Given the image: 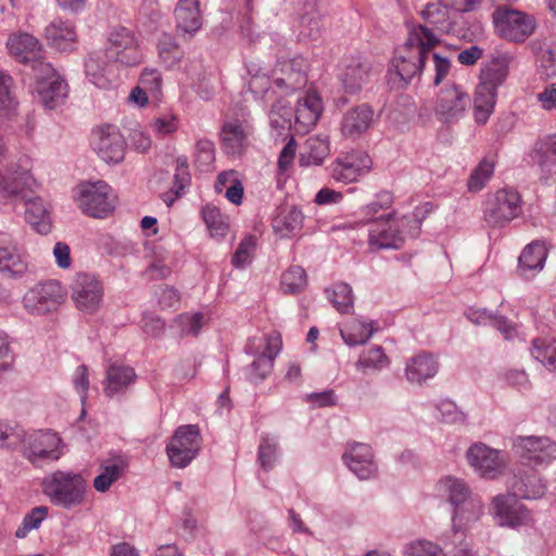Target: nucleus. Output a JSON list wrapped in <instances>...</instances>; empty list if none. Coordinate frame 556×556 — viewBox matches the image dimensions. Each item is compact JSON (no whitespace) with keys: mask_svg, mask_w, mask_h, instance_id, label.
<instances>
[{"mask_svg":"<svg viewBox=\"0 0 556 556\" xmlns=\"http://www.w3.org/2000/svg\"><path fill=\"white\" fill-rule=\"evenodd\" d=\"M532 161L541 168L542 178L547 180L556 165V156L548 151L539 152V142L535 143L531 154Z\"/></svg>","mask_w":556,"mask_h":556,"instance_id":"69168bd1","label":"nucleus"},{"mask_svg":"<svg viewBox=\"0 0 556 556\" xmlns=\"http://www.w3.org/2000/svg\"><path fill=\"white\" fill-rule=\"evenodd\" d=\"M439 490L454 508L472 496L468 484L458 478L445 477L439 482Z\"/></svg>","mask_w":556,"mask_h":556,"instance_id":"e433bc0d","label":"nucleus"},{"mask_svg":"<svg viewBox=\"0 0 556 556\" xmlns=\"http://www.w3.org/2000/svg\"><path fill=\"white\" fill-rule=\"evenodd\" d=\"M157 50L161 61L168 68L177 67L185 56L184 50L174 36L167 33L161 35L157 41Z\"/></svg>","mask_w":556,"mask_h":556,"instance_id":"ea45409f","label":"nucleus"},{"mask_svg":"<svg viewBox=\"0 0 556 556\" xmlns=\"http://www.w3.org/2000/svg\"><path fill=\"white\" fill-rule=\"evenodd\" d=\"M494 161H492L491 159H482L479 162V164L473 168L468 178V190L471 192H478L481 189H483V187L490 180L494 173Z\"/></svg>","mask_w":556,"mask_h":556,"instance_id":"09e8293b","label":"nucleus"},{"mask_svg":"<svg viewBox=\"0 0 556 556\" xmlns=\"http://www.w3.org/2000/svg\"><path fill=\"white\" fill-rule=\"evenodd\" d=\"M26 204L25 218L39 233L47 235L50 232L52 222L50 211L39 197L23 199Z\"/></svg>","mask_w":556,"mask_h":556,"instance_id":"f704fd0d","label":"nucleus"},{"mask_svg":"<svg viewBox=\"0 0 556 556\" xmlns=\"http://www.w3.org/2000/svg\"><path fill=\"white\" fill-rule=\"evenodd\" d=\"M483 515V503L482 501L472 495L464 503L455 506L452 514V529L455 535L463 533L466 529L477 522Z\"/></svg>","mask_w":556,"mask_h":556,"instance_id":"c85d7f7f","label":"nucleus"},{"mask_svg":"<svg viewBox=\"0 0 556 556\" xmlns=\"http://www.w3.org/2000/svg\"><path fill=\"white\" fill-rule=\"evenodd\" d=\"M18 444L21 453L33 466L41 468L45 464L60 459V437L51 431H22Z\"/></svg>","mask_w":556,"mask_h":556,"instance_id":"39448f33","label":"nucleus"},{"mask_svg":"<svg viewBox=\"0 0 556 556\" xmlns=\"http://www.w3.org/2000/svg\"><path fill=\"white\" fill-rule=\"evenodd\" d=\"M491 509L502 527L517 528L527 525L531 519L528 508L510 492L496 495L492 500Z\"/></svg>","mask_w":556,"mask_h":556,"instance_id":"f8f14e48","label":"nucleus"},{"mask_svg":"<svg viewBox=\"0 0 556 556\" xmlns=\"http://www.w3.org/2000/svg\"><path fill=\"white\" fill-rule=\"evenodd\" d=\"M547 249L544 243L533 241L528 244L518 258V269L520 275H535L545 264Z\"/></svg>","mask_w":556,"mask_h":556,"instance_id":"72a5a7b5","label":"nucleus"},{"mask_svg":"<svg viewBox=\"0 0 556 556\" xmlns=\"http://www.w3.org/2000/svg\"><path fill=\"white\" fill-rule=\"evenodd\" d=\"M7 47L10 54L22 63L38 61L41 58V43L36 37L27 33L11 35L7 41Z\"/></svg>","mask_w":556,"mask_h":556,"instance_id":"bb28decb","label":"nucleus"},{"mask_svg":"<svg viewBox=\"0 0 556 556\" xmlns=\"http://www.w3.org/2000/svg\"><path fill=\"white\" fill-rule=\"evenodd\" d=\"M48 45L61 52H71L77 43V34L75 26L61 18L52 21L45 30Z\"/></svg>","mask_w":556,"mask_h":556,"instance_id":"b1692460","label":"nucleus"},{"mask_svg":"<svg viewBox=\"0 0 556 556\" xmlns=\"http://www.w3.org/2000/svg\"><path fill=\"white\" fill-rule=\"evenodd\" d=\"M439 43L432 29L419 25L409 31L405 43L397 48L390 70L389 83L393 88H405L419 75L430 58V50Z\"/></svg>","mask_w":556,"mask_h":556,"instance_id":"f257e3e1","label":"nucleus"},{"mask_svg":"<svg viewBox=\"0 0 556 556\" xmlns=\"http://www.w3.org/2000/svg\"><path fill=\"white\" fill-rule=\"evenodd\" d=\"M27 271V264L17 252L16 245L5 233H0V273L22 276Z\"/></svg>","mask_w":556,"mask_h":556,"instance_id":"7c9ffc66","label":"nucleus"},{"mask_svg":"<svg viewBox=\"0 0 556 556\" xmlns=\"http://www.w3.org/2000/svg\"><path fill=\"white\" fill-rule=\"evenodd\" d=\"M215 161V147L208 139H200L195 143L194 165L202 172H208Z\"/></svg>","mask_w":556,"mask_h":556,"instance_id":"6e6d98bb","label":"nucleus"},{"mask_svg":"<svg viewBox=\"0 0 556 556\" xmlns=\"http://www.w3.org/2000/svg\"><path fill=\"white\" fill-rule=\"evenodd\" d=\"M407 556H446L443 549L427 540H416L408 543L404 548Z\"/></svg>","mask_w":556,"mask_h":556,"instance_id":"680f3d73","label":"nucleus"},{"mask_svg":"<svg viewBox=\"0 0 556 556\" xmlns=\"http://www.w3.org/2000/svg\"><path fill=\"white\" fill-rule=\"evenodd\" d=\"M511 60L509 54H498L481 71L473 98V117L477 124L484 125L494 112L497 88L505 83Z\"/></svg>","mask_w":556,"mask_h":556,"instance_id":"7ed1b4c3","label":"nucleus"},{"mask_svg":"<svg viewBox=\"0 0 556 556\" xmlns=\"http://www.w3.org/2000/svg\"><path fill=\"white\" fill-rule=\"evenodd\" d=\"M375 122V111L368 103H362L348 110L341 119L340 129L345 138H358L366 132Z\"/></svg>","mask_w":556,"mask_h":556,"instance_id":"aec40b11","label":"nucleus"},{"mask_svg":"<svg viewBox=\"0 0 556 556\" xmlns=\"http://www.w3.org/2000/svg\"><path fill=\"white\" fill-rule=\"evenodd\" d=\"M247 126L238 121L224 123L220 129V140L223 151L230 156H241L248 147Z\"/></svg>","mask_w":556,"mask_h":556,"instance_id":"393cba45","label":"nucleus"},{"mask_svg":"<svg viewBox=\"0 0 556 556\" xmlns=\"http://www.w3.org/2000/svg\"><path fill=\"white\" fill-rule=\"evenodd\" d=\"M49 508L47 506H36L28 511L15 531V536L24 539L27 534L35 529H38L41 522L48 517Z\"/></svg>","mask_w":556,"mask_h":556,"instance_id":"603ef678","label":"nucleus"},{"mask_svg":"<svg viewBox=\"0 0 556 556\" xmlns=\"http://www.w3.org/2000/svg\"><path fill=\"white\" fill-rule=\"evenodd\" d=\"M321 111V100L316 93H307L299 99L294 115L296 131L308 132L316 125Z\"/></svg>","mask_w":556,"mask_h":556,"instance_id":"cd10ccee","label":"nucleus"},{"mask_svg":"<svg viewBox=\"0 0 556 556\" xmlns=\"http://www.w3.org/2000/svg\"><path fill=\"white\" fill-rule=\"evenodd\" d=\"M422 20L441 33L448 31V10L440 2H430L421 11Z\"/></svg>","mask_w":556,"mask_h":556,"instance_id":"de8ad7c7","label":"nucleus"},{"mask_svg":"<svg viewBox=\"0 0 556 556\" xmlns=\"http://www.w3.org/2000/svg\"><path fill=\"white\" fill-rule=\"evenodd\" d=\"M93 150L105 163H119L125 156L126 143L115 126L106 125L93 134Z\"/></svg>","mask_w":556,"mask_h":556,"instance_id":"4468645a","label":"nucleus"},{"mask_svg":"<svg viewBox=\"0 0 556 556\" xmlns=\"http://www.w3.org/2000/svg\"><path fill=\"white\" fill-rule=\"evenodd\" d=\"M137 375L130 366L113 363L106 369L104 394L113 397L135 382Z\"/></svg>","mask_w":556,"mask_h":556,"instance_id":"2f4dec72","label":"nucleus"},{"mask_svg":"<svg viewBox=\"0 0 556 556\" xmlns=\"http://www.w3.org/2000/svg\"><path fill=\"white\" fill-rule=\"evenodd\" d=\"M370 63L362 58H352L344 65L339 78L345 93L356 94L369 81Z\"/></svg>","mask_w":556,"mask_h":556,"instance_id":"4be33fe9","label":"nucleus"},{"mask_svg":"<svg viewBox=\"0 0 556 556\" xmlns=\"http://www.w3.org/2000/svg\"><path fill=\"white\" fill-rule=\"evenodd\" d=\"M439 370L438 361L427 352H421L408 359L405 367L406 379L410 383L421 384L433 378Z\"/></svg>","mask_w":556,"mask_h":556,"instance_id":"c756f323","label":"nucleus"},{"mask_svg":"<svg viewBox=\"0 0 556 556\" xmlns=\"http://www.w3.org/2000/svg\"><path fill=\"white\" fill-rule=\"evenodd\" d=\"M330 152L328 140L309 138L306 141V152L300 156L301 166L320 165Z\"/></svg>","mask_w":556,"mask_h":556,"instance_id":"49530a36","label":"nucleus"},{"mask_svg":"<svg viewBox=\"0 0 556 556\" xmlns=\"http://www.w3.org/2000/svg\"><path fill=\"white\" fill-rule=\"evenodd\" d=\"M438 410L443 422L456 424L465 421L464 413L458 409L454 402L442 401L438 406Z\"/></svg>","mask_w":556,"mask_h":556,"instance_id":"774afa93","label":"nucleus"},{"mask_svg":"<svg viewBox=\"0 0 556 556\" xmlns=\"http://www.w3.org/2000/svg\"><path fill=\"white\" fill-rule=\"evenodd\" d=\"M327 299L341 314H349L353 311L354 295L352 287L345 281H339L325 290Z\"/></svg>","mask_w":556,"mask_h":556,"instance_id":"58836bf2","label":"nucleus"},{"mask_svg":"<svg viewBox=\"0 0 556 556\" xmlns=\"http://www.w3.org/2000/svg\"><path fill=\"white\" fill-rule=\"evenodd\" d=\"M140 84L146 92L157 97L161 93L162 78L156 70L146 68L140 76Z\"/></svg>","mask_w":556,"mask_h":556,"instance_id":"338daca9","label":"nucleus"},{"mask_svg":"<svg viewBox=\"0 0 556 556\" xmlns=\"http://www.w3.org/2000/svg\"><path fill=\"white\" fill-rule=\"evenodd\" d=\"M371 160L362 151H352L338 157L331 166V176L334 180L350 184L369 172Z\"/></svg>","mask_w":556,"mask_h":556,"instance_id":"f3484780","label":"nucleus"},{"mask_svg":"<svg viewBox=\"0 0 556 556\" xmlns=\"http://www.w3.org/2000/svg\"><path fill=\"white\" fill-rule=\"evenodd\" d=\"M304 215L296 206L282 208L273 219V228L282 238L295 236L303 227Z\"/></svg>","mask_w":556,"mask_h":556,"instance_id":"c9c22d12","label":"nucleus"},{"mask_svg":"<svg viewBox=\"0 0 556 556\" xmlns=\"http://www.w3.org/2000/svg\"><path fill=\"white\" fill-rule=\"evenodd\" d=\"M306 83L305 61L302 58L279 62L273 71V84L286 94L303 88Z\"/></svg>","mask_w":556,"mask_h":556,"instance_id":"dca6fc26","label":"nucleus"},{"mask_svg":"<svg viewBox=\"0 0 556 556\" xmlns=\"http://www.w3.org/2000/svg\"><path fill=\"white\" fill-rule=\"evenodd\" d=\"M531 355L549 371H556V340L538 338L532 341Z\"/></svg>","mask_w":556,"mask_h":556,"instance_id":"c03bdc74","label":"nucleus"},{"mask_svg":"<svg viewBox=\"0 0 556 556\" xmlns=\"http://www.w3.org/2000/svg\"><path fill=\"white\" fill-rule=\"evenodd\" d=\"M65 296L66 290L59 280H43L24 295V304L29 313L43 315L55 309Z\"/></svg>","mask_w":556,"mask_h":556,"instance_id":"9d476101","label":"nucleus"},{"mask_svg":"<svg viewBox=\"0 0 556 556\" xmlns=\"http://www.w3.org/2000/svg\"><path fill=\"white\" fill-rule=\"evenodd\" d=\"M31 177L27 172L14 176L0 173V194L8 199H26Z\"/></svg>","mask_w":556,"mask_h":556,"instance_id":"4c0bfd02","label":"nucleus"},{"mask_svg":"<svg viewBox=\"0 0 556 556\" xmlns=\"http://www.w3.org/2000/svg\"><path fill=\"white\" fill-rule=\"evenodd\" d=\"M103 296V287L100 280H76L73 286L72 298L78 309L94 313Z\"/></svg>","mask_w":556,"mask_h":556,"instance_id":"5701e85b","label":"nucleus"},{"mask_svg":"<svg viewBox=\"0 0 556 556\" xmlns=\"http://www.w3.org/2000/svg\"><path fill=\"white\" fill-rule=\"evenodd\" d=\"M469 104V94L460 86L446 85L438 94L435 115L443 123H456L465 116Z\"/></svg>","mask_w":556,"mask_h":556,"instance_id":"9b49d317","label":"nucleus"},{"mask_svg":"<svg viewBox=\"0 0 556 556\" xmlns=\"http://www.w3.org/2000/svg\"><path fill=\"white\" fill-rule=\"evenodd\" d=\"M202 216L213 237H225L228 224L220 210L214 205H206L202 210Z\"/></svg>","mask_w":556,"mask_h":556,"instance_id":"3c124183","label":"nucleus"},{"mask_svg":"<svg viewBox=\"0 0 556 556\" xmlns=\"http://www.w3.org/2000/svg\"><path fill=\"white\" fill-rule=\"evenodd\" d=\"M343 460L361 480L370 479L377 472L371 447L365 443L354 442L343 454Z\"/></svg>","mask_w":556,"mask_h":556,"instance_id":"6ab92c4d","label":"nucleus"},{"mask_svg":"<svg viewBox=\"0 0 556 556\" xmlns=\"http://www.w3.org/2000/svg\"><path fill=\"white\" fill-rule=\"evenodd\" d=\"M67 96V85L59 77L38 83L37 99L43 108L54 110Z\"/></svg>","mask_w":556,"mask_h":556,"instance_id":"473e14b6","label":"nucleus"},{"mask_svg":"<svg viewBox=\"0 0 556 556\" xmlns=\"http://www.w3.org/2000/svg\"><path fill=\"white\" fill-rule=\"evenodd\" d=\"M115 202L111 187L102 180L80 186L78 206L88 216L106 217L114 211Z\"/></svg>","mask_w":556,"mask_h":556,"instance_id":"1a4fd4ad","label":"nucleus"},{"mask_svg":"<svg viewBox=\"0 0 556 556\" xmlns=\"http://www.w3.org/2000/svg\"><path fill=\"white\" fill-rule=\"evenodd\" d=\"M520 211L519 193L514 189H501L486 199L484 220L490 227H503L516 218Z\"/></svg>","mask_w":556,"mask_h":556,"instance_id":"6e6552de","label":"nucleus"},{"mask_svg":"<svg viewBox=\"0 0 556 556\" xmlns=\"http://www.w3.org/2000/svg\"><path fill=\"white\" fill-rule=\"evenodd\" d=\"M508 489L513 495L523 500H536L545 494L546 486L533 468L519 469L510 479Z\"/></svg>","mask_w":556,"mask_h":556,"instance_id":"412c9836","label":"nucleus"},{"mask_svg":"<svg viewBox=\"0 0 556 556\" xmlns=\"http://www.w3.org/2000/svg\"><path fill=\"white\" fill-rule=\"evenodd\" d=\"M432 205L427 202L417 206L409 215H403L399 218H387L375 220L368 235V243L371 250L400 249L402 248L406 236L417 237L420 231L422 220L431 212Z\"/></svg>","mask_w":556,"mask_h":556,"instance_id":"f03ea898","label":"nucleus"},{"mask_svg":"<svg viewBox=\"0 0 556 556\" xmlns=\"http://www.w3.org/2000/svg\"><path fill=\"white\" fill-rule=\"evenodd\" d=\"M323 30V18L319 12L311 10L301 15L300 37L316 40L320 37Z\"/></svg>","mask_w":556,"mask_h":556,"instance_id":"8fccbe9b","label":"nucleus"},{"mask_svg":"<svg viewBox=\"0 0 556 556\" xmlns=\"http://www.w3.org/2000/svg\"><path fill=\"white\" fill-rule=\"evenodd\" d=\"M492 18L498 35L513 42H523L535 28L532 16L508 8L498 7Z\"/></svg>","mask_w":556,"mask_h":556,"instance_id":"0eeeda50","label":"nucleus"},{"mask_svg":"<svg viewBox=\"0 0 556 556\" xmlns=\"http://www.w3.org/2000/svg\"><path fill=\"white\" fill-rule=\"evenodd\" d=\"M101 473L93 479V488L101 493L109 491L111 485L117 481L126 468L123 459L104 462L101 464Z\"/></svg>","mask_w":556,"mask_h":556,"instance_id":"79ce46f5","label":"nucleus"},{"mask_svg":"<svg viewBox=\"0 0 556 556\" xmlns=\"http://www.w3.org/2000/svg\"><path fill=\"white\" fill-rule=\"evenodd\" d=\"M12 78L0 72V117L10 119L16 110V102L11 96Z\"/></svg>","mask_w":556,"mask_h":556,"instance_id":"13d9d810","label":"nucleus"},{"mask_svg":"<svg viewBox=\"0 0 556 556\" xmlns=\"http://www.w3.org/2000/svg\"><path fill=\"white\" fill-rule=\"evenodd\" d=\"M106 56L126 66L137 65L141 55L132 31L125 27L114 29L109 37Z\"/></svg>","mask_w":556,"mask_h":556,"instance_id":"ddd939ff","label":"nucleus"},{"mask_svg":"<svg viewBox=\"0 0 556 556\" xmlns=\"http://www.w3.org/2000/svg\"><path fill=\"white\" fill-rule=\"evenodd\" d=\"M536 63L542 75L554 77L556 75V47L542 45L536 50Z\"/></svg>","mask_w":556,"mask_h":556,"instance_id":"4d7b16f0","label":"nucleus"},{"mask_svg":"<svg viewBox=\"0 0 556 556\" xmlns=\"http://www.w3.org/2000/svg\"><path fill=\"white\" fill-rule=\"evenodd\" d=\"M201 444L202 437L197 425L178 427L166 445L170 465L176 468L187 467L199 454Z\"/></svg>","mask_w":556,"mask_h":556,"instance_id":"423d86ee","label":"nucleus"},{"mask_svg":"<svg viewBox=\"0 0 556 556\" xmlns=\"http://www.w3.org/2000/svg\"><path fill=\"white\" fill-rule=\"evenodd\" d=\"M174 14L176 29L181 35L192 37L202 26L199 0H178Z\"/></svg>","mask_w":556,"mask_h":556,"instance_id":"a878e982","label":"nucleus"},{"mask_svg":"<svg viewBox=\"0 0 556 556\" xmlns=\"http://www.w3.org/2000/svg\"><path fill=\"white\" fill-rule=\"evenodd\" d=\"M155 295L159 301V305L162 309L165 308H178L180 304V293L177 289L172 286L161 285L156 291Z\"/></svg>","mask_w":556,"mask_h":556,"instance_id":"0e129e2a","label":"nucleus"},{"mask_svg":"<svg viewBox=\"0 0 556 556\" xmlns=\"http://www.w3.org/2000/svg\"><path fill=\"white\" fill-rule=\"evenodd\" d=\"M41 489L53 506L70 510L84 503L87 481L79 472L55 470L42 479Z\"/></svg>","mask_w":556,"mask_h":556,"instance_id":"20e7f679","label":"nucleus"},{"mask_svg":"<svg viewBox=\"0 0 556 556\" xmlns=\"http://www.w3.org/2000/svg\"><path fill=\"white\" fill-rule=\"evenodd\" d=\"M86 75L89 80L100 88L108 86L109 79L105 77V64L98 55H89L85 63Z\"/></svg>","mask_w":556,"mask_h":556,"instance_id":"bf43d9fd","label":"nucleus"},{"mask_svg":"<svg viewBox=\"0 0 556 556\" xmlns=\"http://www.w3.org/2000/svg\"><path fill=\"white\" fill-rule=\"evenodd\" d=\"M375 324L376 323L374 320L365 324L358 319H355L344 329H341L340 334L344 343L350 346L365 344L376 331L374 328Z\"/></svg>","mask_w":556,"mask_h":556,"instance_id":"37998d69","label":"nucleus"},{"mask_svg":"<svg viewBox=\"0 0 556 556\" xmlns=\"http://www.w3.org/2000/svg\"><path fill=\"white\" fill-rule=\"evenodd\" d=\"M256 248V238L254 236H245L237 248L232 256V265L235 267H244L250 261Z\"/></svg>","mask_w":556,"mask_h":556,"instance_id":"e2e57ef3","label":"nucleus"},{"mask_svg":"<svg viewBox=\"0 0 556 556\" xmlns=\"http://www.w3.org/2000/svg\"><path fill=\"white\" fill-rule=\"evenodd\" d=\"M389 363V358L384 354L383 349L381 346H374L362 353L356 363V368L367 375L380 371L388 367Z\"/></svg>","mask_w":556,"mask_h":556,"instance_id":"a18cd8bd","label":"nucleus"},{"mask_svg":"<svg viewBox=\"0 0 556 556\" xmlns=\"http://www.w3.org/2000/svg\"><path fill=\"white\" fill-rule=\"evenodd\" d=\"M514 447L522 458L535 465L556 458V443L547 437H520L515 441Z\"/></svg>","mask_w":556,"mask_h":556,"instance_id":"a211bd4d","label":"nucleus"},{"mask_svg":"<svg viewBox=\"0 0 556 556\" xmlns=\"http://www.w3.org/2000/svg\"><path fill=\"white\" fill-rule=\"evenodd\" d=\"M469 465L483 478L494 479L503 472L504 460L497 450L483 443L472 444L467 453Z\"/></svg>","mask_w":556,"mask_h":556,"instance_id":"2eb2a0df","label":"nucleus"},{"mask_svg":"<svg viewBox=\"0 0 556 556\" xmlns=\"http://www.w3.org/2000/svg\"><path fill=\"white\" fill-rule=\"evenodd\" d=\"M278 445L275 441L268 438H262L258 445L257 458L261 467L265 471H269L274 468L278 457Z\"/></svg>","mask_w":556,"mask_h":556,"instance_id":"052dcab7","label":"nucleus"},{"mask_svg":"<svg viewBox=\"0 0 556 556\" xmlns=\"http://www.w3.org/2000/svg\"><path fill=\"white\" fill-rule=\"evenodd\" d=\"M175 324L182 336L197 337L205 324L204 315L201 312L182 313L175 318Z\"/></svg>","mask_w":556,"mask_h":556,"instance_id":"5fc2aeb1","label":"nucleus"},{"mask_svg":"<svg viewBox=\"0 0 556 556\" xmlns=\"http://www.w3.org/2000/svg\"><path fill=\"white\" fill-rule=\"evenodd\" d=\"M273 368L270 358L257 356L249 366L244 367L245 378L249 382L258 384L271 374Z\"/></svg>","mask_w":556,"mask_h":556,"instance_id":"864d4df0","label":"nucleus"},{"mask_svg":"<svg viewBox=\"0 0 556 556\" xmlns=\"http://www.w3.org/2000/svg\"><path fill=\"white\" fill-rule=\"evenodd\" d=\"M190 179L187 156H178L176 160L174 186L169 191L162 194V200L167 206H170L181 195L185 187L190 184Z\"/></svg>","mask_w":556,"mask_h":556,"instance_id":"a19ab883","label":"nucleus"}]
</instances>
